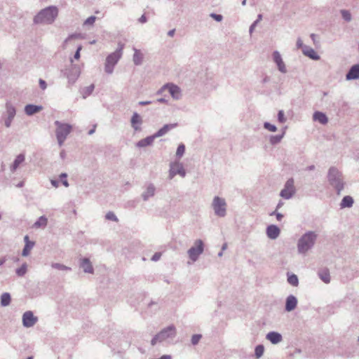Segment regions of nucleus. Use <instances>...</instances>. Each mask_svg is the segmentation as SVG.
Instances as JSON below:
<instances>
[{
	"label": "nucleus",
	"instance_id": "obj_1",
	"mask_svg": "<svg viewBox=\"0 0 359 359\" xmlns=\"http://www.w3.org/2000/svg\"><path fill=\"white\" fill-rule=\"evenodd\" d=\"M58 15V8L55 6H48L41 10L34 18L33 22L36 25H50Z\"/></svg>",
	"mask_w": 359,
	"mask_h": 359
},
{
	"label": "nucleus",
	"instance_id": "obj_2",
	"mask_svg": "<svg viewBox=\"0 0 359 359\" xmlns=\"http://www.w3.org/2000/svg\"><path fill=\"white\" fill-rule=\"evenodd\" d=\"M176 335L177 329L175 326L170 325L158 332L151 340V344L155 346L157 344L169 343L175 338Z\"/></svg>",
	"mask_w": 359,
	"mask_h": 359
},
{
	"label": "nucleus",
	"instance_id": "obj_3",
	"mask_svg": "<svg viewBox=\"0 0 359 359\" xmlns=\"http://www.w3.org/2000/svg\"><path fill=\"white\" fill-rule=\"evenodd\" d=\"M318 235L314 231L304 233L297 242V250L299 254H306L315 245Z\"/></svg>",
	"mask_w": 359,
	"mask_h": 359
},
{
	"label": "nucleus",
	"instance_id": "obj_4",
	"mask_svg": "<svg viewBox=\"0 0 359 359\" xmlns=\"http://www.w3.org/2000/svg\"><path fill=\"white\" fill-rule=\"evenodd\" d=\"M329 184L335 189L337 194L339 195L344 188V179L342 173L335 167H331L327 173Z\"/></svg>",
	"mask_w": 359,
	"mask_h": 359
},
{
	"label": "nucleus",
	"instance_id": "obj_5",
	"mask_svg": "<svg viewBox=\"0 0 359 359\" xmlns=\"http://www.w3.org/2000/svg\"><path fill=\"white\" fill-rule=\"evenodd\" d=\"M124 44L119 42L118 43V48L112 53L109 54L105 62L104 70L106 73L111 74L114 71V67L118 62L123 54V49Z\"/></svg>",
	"mask_w": 359,
	"mask_h": 359
},
{
	"label": "nucleus",
	"instance_id": "obj_6",
	"mask_svg": "<svg viewBox=\"0 0 359 359\" xmlns=\"http://www.w3.org/2000/svg\"><path fill=\"white\" fill-rule=\"evenodd\" d=\"M226 203L224 198L215 196L212 202V208L215 215L224 217L226 215Z\"/></svg>",
	"mask_w": 359,
	"mask_h": 359
},
{
	"label": "nucleus",
	"instance_id": "obj_7",
	"mask_svg": "<svg viewBox=\"0 0 359 359\" xmlns=\"http://www.w3.org/2000/svg\"><path fill=\"white\" fill-rule=\"evenodd\" d=\"M203 250L204 243L202 240L198 239L194 242V246L188 250L187 254L189 259L193 262H195L198 260L199 256L203 252Z\"/></svg>",
	"mask_w": 359,
	"mask_h": 359
},
{
	"label": "nucleus",
	"instance_id": "obj_8",
	"mask_svg": "<svg viewBox=\"0 0 359 359\" xmlns=\"http://www.w3.org/2000/svg\"><path fill=\"white\" fill-rule=\"evenodd\" d=\"M294 184L293 178L288 179L284 185V188L281 190L280 196L285 199L291 198L296 191Z\"/></svg>",
	"mask_w": 359,
	"mask_h": 359
},
{
	"label": "nucleus",
	"instance_id": "obj_9",
	"mask_svg": "<svg viewBox=\"0 0 359 359\" xmlns=\"http://www.w3.org/2000/svg\"><path fill=\"white\" fill-rule=\"evenodd\" d=\"M55 125L57 127L55 130L56 137H60L66 139L72 129L71 125L68 123H62L59 121H55Z\"/></svg>",
	"mask_w": 359,
	"mask_h": 359
},
{
	"label": "nucleus",
	"instance_id": "obj_10",
	"mask_svg": "<svg viewBox=\"0 0 359 359\" xmlns=\"http://www.w3.org/2000/svg\"><path fill=\"white\" fill-rule=\"evenodd\" d=\"M176 175H180L182 177L186 176V171L182 164L177 161L170 163L168 177L172 180Z\"/></svg>",
	"mask_w": 359,
	"mask_h": 359
},
{
	"label": "nucleus",
	"instance_id": "obj_11",
	"mask_svg": "<svg viewBox=\"0 0 359 359\" xmlns=\"http://www.w3.org/2000/svg\"><path fill=\"white\" fill-rule=\"evenodd\" d=\"M81 74L80 68L76 65H71V67L68 69H66L65 74L66 75L69 83L73 84L79 77Z\"/></svg>",
	"mask_w": 359,
	"mask_h": 359
},
{
	"label": "nucleus",
	"instance_id": "obj_12",
	"mask_svg": "<svg viewBox=\"0 0 359 359\" xmlns=\"http://www.w3.org/2000/svg\"><path fill=\"white\" fill-rule=\"evenodd\" d=\"M6 111L4 115V125L6 128H9L11 126V123L15 116L16 111L15 108L9 102L6 104Z\"/></svg>",
	"mask_w": 359,
	"mask_h": 359
},
{
	"label": "nucleus",
	"instance_id": "obj_13",
	"mask_svg": "<svg viewBox=\"0 0 359 359\" xmlns=\"http://www.w3.org/2000/svg\"><path fill=\"white\" fill-rule=\"evenodd\" d=\"M164 90H168L175 100H180L182 97L180 88L176 85L167 83L158 91V93H161Z\"/></svg>",
	"mask_w": 359,
	"mask_h": 359
},
{
	"label": "nucleus",
	"instance_id": "obj_14",
	"mask_svg": "<svg viewBox=\"0 0 359 359\" xmlns=\"http://www.w3.org/2000/svg\"><path fill=\"white\" fill-rule=\"evenodd\" d=\"M37 321V317H35L30 311L25 312L22 315V325L25 327H33Z\"/></svg>",
	"mask_w": 359,
	"mask_h": 359
},
{
	"label": "nucleus",
	"instance_id": "obj_15",
	"mask_svg": "<svg viewBox=\"0 0 359 359\" xmlns=\"http://www.w3.org/2000/svg\"><path fill=\"white\" fill-rule=\"evenodd\" d=\"M273 62L276 64L278 69L280 72L284 74L287 72L286 66L283 61L282 57L278 51L276 50L273 53Z\"/></svg>",
	"mask_w": 359,
	"mask_h": 359
},
{
	"label": "nucleus",
	"instance_id": "obj_16",
	"mask_svg": "<svg viewBox=\"0 0 359 359\" xmlns=\"http://www.w3.org/2000/svg\"><path fill=\"white\" fill-rule=\"evenodd\" d=\"M79 266L81 268L84 273H93L94 269L90 259L87 257L79 259Z\"/></svg>",
	"mask_w": 359,
	"mask_h": 359
},
{
	"label": "nucleus",
	"instance_id": "obj_17",
	"mask_svg": "<svg viewBox=\"0 0 359 359\" xmlns=\"http://www.w3.org/2000/svg\"><path fill=\"white\" fill-rule=\"evenodd\" d=\"M297 303L298 301L295 296L292 294L289 295L285 300V310L287 312L294 310L297 306Z\"/></svg>",
	"mask_w": 359,
	"mask_h": 359
},
{
	"label": "nucleus",
	"instance_id": "obj_18",
	"mask_svg": "<svg viewBox=\"0 0 359 359\" xmlns=\"http://www.w3.org/2000/svg\"><path fill=\"white\" fill-rule=\"evenodd\" d=\"M266 233L269 238L274 240L279 236L280 230L276 225L271 224L267 226Z\"/></svg>",
	"mask_w": 359,
	"mask_h": 359
},
{
	"label": "nucleus",
	"instance_id": "obj_19",
	"mask_svg": "<svg viewBox=\"0 0 359 359\" xmlns=\"http://www.w3.org/2000/svg\"><path fill=\"white\" fill-rule=\"evenodd\" d=\"M143 121L142 117L137 112H134L131 119V126L135 131H140L141 128L140 125L142 123Z\"/></svg>",
	"mask_w": 359,
	"mask_h": 359
},
{
	"label": "nucleus",
	"instance_id": "obj_20",
	"mask_svg": "<svg viewBox=\"0 0 359 359\" xmlns=\"http://www.w3.org/2000/svg\"><path fill=\"white\" fill-rule=\"evenodd\" d=\"M346 79L349 80H355L359 79V65H353L346 75Z\"/></svg>",
	"mask_w": 359,
	"mask_h": 359
},
{
	"label": "nucleus",
	"instance_id": "obj_21",
	"mask_svg": "<svg viewBox=\"0 0 359 359\" xmlns=\"http://www.w3.org/2000/svg\"><path fill=\"white\" fill-rule=\"evenodd\" d=\"M25 161V156L24 154H18L15 158L13 163L10 166V170L12 173H14L20 165Z\"/></svg>",
	"mask_w": 359,
	"mask_h": 359
},
{
	"label": "nucleus",
	"instance_id": "obj_22",
	"mask_svg": "<svg viewBox=\"0 0 359 359\" xmlns=\"http://www.w3.org/2000/svg\"><path fill=\"white\" fill-rule=\"evenodd\" d=\"M266 339L269 340L273 344H277L280 343L283 340L282 335L277 332H269L266 336Z\"/></svg>",
	"mask_w": 359,
	"mask_h": 359
},
{
	"label": "nucleus",
	"instance_id": "obj_23",
	"mask_svg": "<svg viewBox=\"0 0 359 359\" xmlns=\"http://www.w3.org/2000/svg\"><path fill=\"white\" fill-rule=\"evenodd\" d=\"M43 109L42 106H38L35 104H27L25 107V112L28 116H32Z\"/></svg>",
	"mask_w": 359,
	"mask_h": 359
},
{
	"label": "nucleus",
	"instance_id": "obj_24",
	"mask_svg": "<svg viewBox=\"0 0 359 359\" xmlns=\"http://www.w3.org/2000/svg\"><path fill=\"white\" fill-rule=\"evenodd\" d=\"M177 126V123L165 124L161 129H159L156 133L154 137H159L165 135L170 130L175 128Z\"/></svg>",
	"mask_w": 359,
	"mask_h": 359
},
{
	"label": "nucleus",
	"instance_id": "obj_25",
	"mask_svg": "<svg viewBox=\"0 0 359 359\" xmlns=\"http://www.w3.org/2000/svg\"><path fill=\"white\" fill-rule=\"evenodd\" d=\"M303 54L309 58L318 60L320 59V56L317 54V53L311 47L306 46L303 48Z\"/></svg>",
	"mask_w": 359,
	"mask_h": 359
},
{
	"label": "nucleus",
	"instance_id": "obj_26",
	"mask_svg": "<svg viewBox=\"0 0 359 359\" xmlns=\"http://www.w3.org/2000/svg\"><path fill=\"white\" fill-rule=\"evenodd\" d=\"M313 119L315 121H318L321 124H326L328 122V118L326 114L321 111H316L313 114Z\"/></svg>",
	"mask_w": 359,
	"mask_h": 359
},
{
	"label": "nucleus",
	"instance_id": "obj_27",
	"mask_svg": "<svg viewBox=\"0 0 359 359\" xmlns=\"http://www.w3.org/2000/svg\"><path fill=\"white\" fill-rule=\"evenodd\" d=\"M156 188L153 184H149L147 187L145 191H144L142 194V197L144 201L149 200L150 197L154 196Z\"/></svg>",
	"mask_w": 359,
	"mask_h": 359
},
{
	"label": "nucleus",
	"instance_id": "obj_28",
	"mask_svg": "<svg viewBox=\"0 0 359 359\" xmlns=\"http://www.w3.org/2000/svg\"><path fill=\"white\" fill-rule=\"evenodd\" d=\"M156 138V137H154V134L152 135L148 136L146 138L140 140L137 143V147H145L151 145Z\"/></svg>",
	"mask_w": 359,
	"mask_h": 359
},
{
	"label": "nucleus",
	"instance_id": "obj_29",
	"mask_svg": "<svg viewBox=\"0 0 359 359\" xmlns=\"http://www.w3.org/2000/svg\"><path fill=\"white\" fill-rule=\"evenodd\" d=\"M354 201L353 198L350 196H344L341 203H340V208L341 209L346 208H351L353 205Z\"/></svg>",
	"mask_w": 359,
	"mask_h": 359
},
{
	"label": "nucleus",
	"instance_id": "obj_30",
	"mask_svg": "<svg viewBox=\"0 0 359 359\" xmlns=\"http://www.w3.org/2000/svg\"><path fill=\"white\" fill-rule=\"evenodd\" d=\"M134 54L133 57V62L135 65H140L143 62V54L135 48H133Z\"/></svg>",
	"mask_w": 359,
	"mask_h": 359
},
{
	"label": "nucleus",
	"instance_id": "obj_31",
	"mask_svg": "<svg viewBox=\"0 0 359 359\" xmlns=\"http://www.w3.org/2000/svg\"><path fill=\"white\" fill-rule=\"evenodd\" d=\"M318 276L325 283H329L330 282V271L327 269L320 270L318 271Z\"/></svg>",
	"mask_w": 359,
	"mask_h": 359
},
{
	"label": "nucleus",
	"instance_id": "obj_32",
	"mask_svg": "<svg viewBox=\"0 0 359 359\" xmlns=\"http://www.w3.org/2000/svg\"><path fill=\"white\" fill-rule=\"evenodd\" d=\"M94 88H95V85L91 84V85L81 89V94L82 95L83 98L86 99L87 97H88L90 95H91L94 90Z\"/></svg>",
	"mask_w": 359,
	"mask_h": 359
},
{
	"label": "nucleus",
	"instance_id": "obj_33",
	"mask_svg": "<svg viewBox=\"0 0 359 359\" xmlns=\"http://www.w3.org/2000/svg\"><path fill=\"white\" fill-rule=\"evenodd\" d=\"M11 301V294L8 292H4L1 296V306H7L10 304Z\"/></svg>",
	"mask_w": 359,
	"mask_h": 359
},
{
	"label": "nucleus",
	"instance_id": "obj_34",
	"mask_svg": "<svg viewBox=\"0 0 359 359\" xmlns=\"http://www.w3.org/2000/svg\"><path fill=\"white\" fill-rule=\"evenodd\" d=\"M48 223V219L45 216H41L33 225L35 228L45 227Z\"/></svg>",
	"mask_w": 359,
	"mask_h": 359
},
{
	"label": "nucleus",
	"instance_id": "obj_35",
	"mask_svg": "<svg viewBox=\"0 0 359 359\" xmlns=\"http://www.w3.org/2000/svg\"><path fill=\"white\" fill-rule=\"evenodd\" d=\"M285 132H283L281 135H271L269 139V142L271 144L275 145L278 144L283 138Z\"/></svg>",
	"mask_w": 359,
	"mask_h": 359
},
{
	"label": "nucleus",
	"instance_id": "obj_36",
	"mask_svg": "<svg viewBox=\"0 0 359 359\" xmlns=\"http://www.w3.org/2000/svg\"><path fill=\"white\" fill-rule=\"evenodd\" d=\"M287 282L292 286H297L299 284V279L297 276L295 274L288 275Z\"/></svg>",
	"mask_w": 359,
	"mask_h": 359
},
{
	"label": "nucleus",
	"instance_id": "obj_37",
	"mask_svg": "<svg viewBox=\"0 0 359 359\" xmlns=\"http://www.w3.org/2000/svg\"><path fill=\"white\" fill-rule=\"evenodd\" d=\"M34 246V243H26L22 250V255L23 257H27L29 254L30 250L33 248Z\"/></svg>",
	"mask_w": 359,
	"mask_h": 359
},
{
	"label": "nucleus",
	"instance_id": "obj_38",
	"mask_svg": "<svg viewBox=\"0 0 359 359\" xmlns=\"http://www.w3.org/2000/svg\"><path fill=\"white\" fill-rule=\"evenodd\" d=\"M27 271V264L26 263H24L20 268L15 270V273L18 276L22 277L25 275Z\"/></svg>",
	"mask_w": 359,
	"mask_h": 359
},
{
	"label": "nucleus",
	"instance_id": "obj_39",
	"mask_svg": "<svg viewBox=\"0 0 359 359\" xmlns=\"http://www.w3.org/2000/svg\"><path fill=\"white\" fill-rule=\"evenodd\" d=\"M264 352V346L262 344L257 345L255 349V354L257 358H261Z\"/></svg>",
	"mask_w": 359,
	"mask_h": 359
},
{
	"label": "nucleus",
	"instance_id": "obj_40",
	"mask_svg": "<svg viewBox=\"0 0 359 359\" xmlns=\"http://www.w3.org/2000/svg\"><path fill=\"white\" fill-rule=\"evenodd\" d=\"M51 266L55 269L61 271H70L71 268L60 263H53Z\"/></svg>",
	"mask_w": 359,
	"mask_h": 359
},
{
	"label": "nucleus",
	"instance_id": "obj_41",
	"mask_svg": "<svg viewBox=\"0 0 359 359\" xmlns=\"http://www.w3.org/2000/svg\"><path fill=\"white\" fill-rule=\"evenodd\" d=\"M82 39V35L81 34H70L64 41L63 43V48H66V44L71 39Z\"/></svg>",
	"mask_w": 359,
	"mask_h": 359
},
{
	"label": "nucleus",
	"instance_id": "obj_42",
	"mask_svg": "<svg viewBox=\"0 0 359 359\" xmlns=\"http://www.w3.org/2000/svg\"><path fill=\"white\" fill-rule=\"evenodd\" d=\"M185 152V146L184 144H179L177 151H176V156L177 158H181Z\"/></svg>",
	"mask_w": 359,
	"mask_h": 359
},
{
	"label": "nucleus",
	"instance_id": "obj_43",
	"mask_svg": "<svg viewBox=\"0 0 359 359\" xmlns=\"http://www.w3.org/2000/svg\"><path fill=\"white\" fill-rule=\"evenodd\" d=\"M341 14L343 19L346 22H350L352 19L351 13L347 10H341Z\"/></svg>",
	"mask_w": 359,
	"mask_h": 359
},
{
	"label": "nucleus",
	"instance_id": "obj_44",
	"mask_svg": "<svg viewBox=\"0 0 359 359\" xmlns=\"http://www.w3.org/2000/svg\"><path fill=\"white\" fill-rule=\"evenodd\" d=\"M264 128L266 130H268L269 131H271V132H276L277 130L276 126L275 125L271 124L269 122H265L264 123Z\"/></svg>",
	"mask_w": 359,
	"mask_h": 359
},
{
	"label": "nucleus",
	"instance_id": "obj_45",
	"mask_svg": "<svg viewBox=\"0 0 359 359\" xmlns=\"http://www.w3.org/2000/svg\"><path fill=\"white\" fill-rule=\"evenodd\" d=\"M105 218L107 220L118 222V218L113 212H108L105 215Z\"/></svg>",
	"mask_w": 359,
	"mask_h": 359
},
{
	"label": "nucleus",
	"instance_id": "obj_46",
	"mask_svg": "<svg viewBox=\"0 0 359 359\" xmlns=\"http://www.w3.org/2000/svg\"><path fill=\"white\" fill-rule=\"evenodd\" d=\"M278 121L281 123H284L286 122V118L285 117V113L283 110H280L278 113Z\"/></svg>",
	"mask_w": 359,
	"mask_h": 359
},
{
	"label": "nucleus",
	"instance_id": "obj_47",
	"mask_svg": "<svg viewBox=\"0 0 359 359\" xmlns=\"http://www.w3.org/2000/svg\"><path fill=\"white\" fill-rule=\"evenodd\" d=\"M202 337V335L201 334H194L191 337V344L193 345H196L198 344L200 339H201Z\"/></svg>",
	"mask_w": 359,
	"mask_h": 359
},
{
	"label": "nucleus",
	"instance_id": "obj_48",
	"mask_svg": "<svg viewBox=\"0 0 359 359\" xmlns=\"http://www.w3.org/2000/svg\"><path fill=\"white\" fill-rule=\"evenodd\" d=\"M67 177V173H61L60 175V178L62 181V184L66 187H69V182L68 181L66 180V178Z\"/></svg>",
	"mask_w": 359,
	"mask_h": 359
},
{
	"label": "nucleus",
	"instance_id": "obj_49",
	"mask_svg": "<svg viewBox=\"0 0 359 359\" xmlns=\"http://www.w3.org/2000/svg\"><path fill=\"white\" fill-rule=\"evenodd\" d=\"M96 20V17L92 15V16H90L89 18H88L85 22H84V25H93V23L95 22Z\"/></svg>",
	"mask_w": 359,
	"mask_h": 359
},
{
	"label": "nucleus",
	"instance_id": "obj_50",
	"mask_svg": "<svg viewBox=\"0 0 359 359\" xmlns=\"http://www.w3.org/2000/svg\"><path fill=\"white\" fill-rule=\"evenodd\" d=\"M210 16L216 20L217 22H221L223 19V16L220 14L210 13Z\"/></svg>",
	"mask_w": 359,
	"mask_h": 359
},
{
	"label": "nucleus",
	"instance_id": "obj_51",
	"mask_svg": "<svg viewBox=\"0 0 359 359\" xmlns=\"http://www.w3.org/2000/svg\"><path fill=\"white\" fill-rule=\"evenodd\" d=\"M271 215H276V219H277L278 221H281V219L283 217V215L281 213L278 212L276 211V210L275 211H273V212H271Z\"/></svg>",
	"mask_w": 359,
	"mask_h": 359
},
{
	"label": "nucleus",
	"instance_id": "obj_52",
	"mask_svg": "<svg viewBox=\"0 0 359 359\" xmlns=\"http://www.w3.org/2000/svg\"><path fill=\"white\" fill-rule=\"evenodd\" d=\"M161 257V252H156L151 258L154 262H156L160 259Z\"/></svg>",
	"mask_w": 359,
	"mask_h": 359
},
{
	"label": "nucleus",
	"instance_id": "obj_53",
	"mask_svg": "<svg viewBox=\"0 0 359 359\" xmlns=\"http://www.w3.org/2000/svg\"><path fill=\"white\" fill-rule=\"evenodd\" d=\"M39 83V86L42 90H45L47 88V83L44 80L40 79Z\"/></svg>",
	"mask_w": 359,
	"mask_h": 359
},
{
	"label": "nucleus",
	"instance_id": "obj_54",
	"mask_svg": "<svg viewBox=\"0 0 359 359\" xmlns=\"http://www.w3.org/2000/svg\"><path fill=\"white\" fill-rule=\"evenodd\" d=\"M306 46V45H304L303 42H302V40L300 39V38H298L297 39V48H302V50H303V48Z\"/></svg>",
	"mask_w": 359,
	"mask_h": 359
},
{
	"label": "nucleus",
	"instance_id": "obj_55",
	"mask_svg": "<svg viewBox=\"0 0 359 359\" xmlns=\"http://www.w3.org/2000/svg\"><path fill=\"white\" fill-rule=\"evenodd\" d=\"M81 49H82V46H79L77 48V49H76V52H75V53H74V57L76 60H78V59H79V58H80V51H81Z\"/></svg>",
	"mask_w": 359,
	"mask_h": 359
},
{
	"label": "nucleus",
	"instance_id": "obj_56",
	"mask_svg": "<svg viewBox=\"0 0 359 359\" xmlns=\"http://www.w3.org/2000/svg\"><path fill=\"white\" fill-rule=\"evenodd\" d=\"M257 21H255L250 27V29H249V32L250 34H252V33L253 32L255 27L257 26Z\"/></svg>",
	"mask_w": 359,
	"mask_h": 359
},
{
	"label": "nucleus",
	"instance_id": "obj_57",
	"mask_svg": "<svg viewBox=\"0 0 359 359\" xmlns=\"http://www.w3.org/2000/svg\"><path fill=\"white\" fill-rule=\"evenodd\" d=\"M57 137V140L59 146L61 147L63 144V143L66 139L63 138V137Z\"/></svg>",
	"mask_w": 359,
	"mask_h": 359
},
{
	"label": "nucleus",
	"instance_id": "obj_58",
	"mask_svg": "<svg viewBox=\"0 0 359 359\" xmlns=\"http://www.w3.org/2000/svg\"><path fill=\"white\" fill-rule=\"evenodd\" d=\"M147 21V17L145 16V15H142L139 18V22H140V23H145Z\"/></svg>",
	"mask_w": 359,
	"mask_h": 359
},
{
	"label": "nucleus",
	"instance_id": "obj_59",
	"mask_svg": "<svg viewBox=\"0 0 359 359\" xmlns=\"http://www.w3.org/2000/svg\"><path fill=\"white\" fill-rule=\"evenodd\" d=\"M50 183L55 187H58L59 184H60L59 181L55 180H51Z\"/></svg>",
	"mask_w": 359,
	"mask_h": 359
},
{
	"label": "nucleus",
	"instance_id": "obj_60",
	"mask_svg": "<svg viewBox=\"0 0 359 359\" xmlns=\"http://www.w3.org/2000/svg\"><path fill=\"white\" fill-rule=\"evenodd\" d=\"M151 103V101H140V102H139V104L141 106L150 104Z\"/></svg>",
	"mask_w": 359,
	"mask_h": 359
},
{
	"label": "nucleus",
	"instance_id": "obj_61",
	"mask_svg": "<svg viewBox=\"0 0 359 359\" xmlns=\"http://www.w3.org/2000/svg\"><path fill=\"white\" fill-rule=\"evenodd\" d=\"M175 33V29H172L168 32V36L172 37Z\"/></svg>",
	"mask_w": 359,
	"mask_h": 359
},
{
	"label": "nucleus",
	"instance_id": "obj_62",
	"mask_svg": "<svg viewBox=\"0 0 359 359\" xmlns=\"http://www.w3.org/2000/svg\"><path fill=\"white\" fill-rule=\"evenodd\" d=\"M24 241H25V244L27 243H34L33 241H29V236L27 235H26L24 237Z\"/></svg>",
	"mask_w": 359,
	"mask_h": 359
},
{
	"label": "nucleus",
	"instance_id": "obj_63",
	"mask_svg": "<svg viewBox=\"0 0 359 359\" xmlns=\"http://www.w3.org/2000/svg\"><path fill=\"white\" fill-rule=\"evenodd\" d=\"M6 261V257L0 258V266H2L3 264H4Z\"/></svg>",
	"mask_w": 359,
	"mask_h": 359
},
{
	"label": "nucleus",
	"instance_id": "obj_64",
	"mask_svg": "<svg viewBox=\"0 0 359 359\" xmlns=\"http://www.w3.org/2000/svg\"><path fill=\"white\" fill-rule=\"evenodd\" d=\"M60 156L62 159H64L65 158L66 154L64 150L61 151V152L60 153Z\"/></svg>",
	"mask_w": 359,
	"mask_h": 359
}]
</instances>
